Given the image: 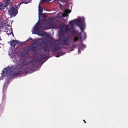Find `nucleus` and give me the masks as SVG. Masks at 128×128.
I'll return each mask as SVG.
<instances>
[{"instance_id":"5701e85b","label":"nucleus","mask_w":128,"mask_h":128,"mask_svg":"<svg viewBox=\"0 0 128 128\" xmlns=\"http://www.w3.org/2000/svg\"><path fill=\"white\" fill-rule=\"evenodd\" d=\"M32 40V38H31L30 37H29L28 38V40L26 41V42H28V41H29V40Z\"/></svg>"},{"instance_id":"412c9836","label":"nucleus","mask_w":128,"mask_h":128,"mask_svg":"<svg viewBox=\"0 0 128 128\" xmlns=\"http://www.w3.org/2000/svg\"><path fill=\"white\" fill-rule=\"evenodd\" d=\"M78 40L79 38L78 36L75 37L74 39V41L75 42L77 41Z\"/></svg>"},{"instance_id":"cd10ccee","label":"nucleus","mask_w":128,"mask_h":128,"mask_svg":"<svg viewBox=\"0 0 128 128\" xmlns=\"http://www.w3.org/2000/svg\"><path fill=\"white\" fill-rule=\"evenodd\" d=\"M39 60V58H38V61H41V59H40Z\"/></svg>"},{"instance_id":"7ed1b4c3","label":"nucleus","mask_w":128,"mask_h":128,"mask_svg":"<svg viewBox=\"0 0 128 128\" xmlns=\"http://www.w3.org/2000/svg\"><path fill=\"white\" fill-rule=\"evenodd\" d=\"M14 68V66L12 65L10 67H8L4 68L2 72V76L4 77L9 76H12V71Z\"/></svg>"},{"instance_id":"f8f14e48","label":"nucleus","mask_w":128,"mask_h":128,"mask_svg":"<svg viewBox=\"0 0 128 128\" xmlns=\"http://www.w3.org/2000/svg\"><path fill=\"white\" fill-rule=\"evenodd\" d=\"M30 50L33 51V52H35L37 51L36 47L35 46L32 45L31 46Z\"/></svg>"},{"instance_id":"2f4dec72","label":"nucleus","mask_w":128,"mask_h":128,"mask_svg":"<svg viewBox=\"0 0 128 128\" xmlns=\"http://www.w3.org/2000/svg\"><path fill=\"white\" fill-rule=\"evenodd\" d=\"M73 50V49H72V51Z\"/></svg>"},{"instance_id":"dca6fc26","label":"nucleus","mask_w":128,"mask_h":128,"mask_svg":"<svg viewBox=\"0 0 128 128\" xmlns=\"http://www.w3.org/2000/svg\"><path fill=\"white\" fill-rule=\"evenodd\" d=\"M46 54L45 53H42L40 55V58H44L46 57Z\"/></svg>"},{"instance_id":"a211bd4d","label":"nucleus","mask_w":128,"mask_h":128,"mask_svg":"<svg viewBox=\"0 0 128 128\" xmlns=\"http://www.w3.org/2000/svg\"><path fill=\"white\" fill-rule=\"evenodd\" d=\"M52 0H41L40 2L42 3L44 2H48L49 1H51Z\"/></svg>"},{"instance_id":"1a4fd4ad","label":"nucleus","mask_w":128,"mask_h":128,"mask_svg":"<svg viewBox=\"0 0 128 128\" xmlns=\"http://www.w3.org/2000/svg\"><path fill=\"white\" fill-rule=\"evenodd\" d=\"M10 42V45L13 48H14L17 42L15 40H13L12 41L11 40Z\"/></svg>"},{"instance_id":"b1692460","label":"nucleus","mask_w":128,"mask_h":128,"mask_svg":"<svg viewBox=\"0 0 128 128\" xmlns=\"http://www.w3.org/2000/svg\"><path fill=\"white\" fill-rule=\"evenodd\" d=\"M37 62L36 60L33 63V64H32V66L33 65H34V66H36V63Z\"/></svg>"},{"instance_id":"0eeeda50","label":"nucleus","mask_w":128,"mask_h":128,"mask_svg":"<svg viewBox=\"0 0 128 128\" xmlns=\"http://www.w3.org/2000/svg\"><path fill=\"white\" fill-rule=\"evenodd\" d=\"M38 22L36 23V26L35 27L34 30L36 32L40 31L41 28V26H40V24H37Z\"/></svg>"},{"instance_id":"aec40b11","label":"nucleus","mask_w":128,"mask_h":128,"mask_svg":"<svg viewBox=\"0 0 128 128\" xmlns=\"http://www.w3.org/2000/svg\"><path fill=\"white\" fill-rule=\"evenodd\" d=\"M4 7L3 4L2 3L0 4V11L1 12V10H2Z\"/></svg>"},{"instance_id":"2eb2a0df","label":"nucleus","mask_w":128,"mask_h":128,"mask_svg":"<svg viewBox=\"0 0 128 128\" xmlns=\"http://www.w3.org/2000/svg\"><path fill=\"white\" fill-rule=\"evenodd\" d=\"M10 2V0H6L5 2V6L4 7H6L7 6L9 5Z\"/></svg>"},{"instance_id":"423d86ee","label":"nucleus","mask_w":128,"mask_h":128,"mask_svg":"<svg viewBox=\"0 0 128 128\" xmlns=\"http://www.w3.org/2000/svg\"><path fill=\"white\" fill-rule=\"evenodd\" d=\"M30 50L26 49L24 50L22 52V54L24 58L26 57L28 55V53L30 52Z\"/></svg>"},{"instance_id":"4468645a","label":"nucleus","mask_w":128,"mask_h":128,"mask_svg":"<svg viewBox=\"0 0 128 128\" xmlns=\"http://www.w3.org/2000/svg\"><path fill=\"white\" fill-rule=\"evenodd\" d=\"M78 26L80 28L82 32H83L84 30L83 25L82 24H78Z\"/></svg>"},{"instance_id":"7c9ffc66","label":"nucleus","mask_w":128,"mask_h":128,"mask_svg":"<svg viewBox=\"0 0 128 128\" xmlns=\"http://www.w3.org/2000/svg\"><path fill=\"white\" fill-rule=\"evenodd\" d=\"M81 48L80 47L79 48V49H80Z\"/></svg>"},{"instance_id":"6e6552de","label":"nucleus","mask_w":128,"mask_h":128,"mask_svg":"<svg viewBox=\"0 0 128 128\" xmlns=\"http://www.w3.org/2000/svg\"><path fill=\"white\" fill-rule=\"evenodd\" d=\"M71 11L69 9L66 10L62 14L63 16L66 17L68 15V14L70 13Z\"/></svg>"},{"instance_id":"bb28decb","label":"nucleus","mask_w":128,"mask_h":128,"mask_svg":"<svg viewBox=\"0 0 128 128\" xmlns=\"http://www.w3.org/2000/svg\"><path fill=\"white\" fill-rule=\"evenodd\" d=\"M58 0H54V1L56 2H57V1H58Z\"/></svg>"},{"instance_id":"4be33fe9","label":"nucleus","mask_w":128,"mask_h":128,"mask_svg":"<svg viewBox=\"0 0 128 128\" xmlns=\"http://www.w3.org/2000/svg\"><path fill=\"white\" fill-rule=\"evenodd\" d=\"M73 20L70 21L69 22V24L72 26H74L73 25Z\"/></svg>"},{"instance_id":"ddd939ff","label":"nucleus","mask_w":128,"mask_h":128,"mask_svg":"<svg viewBox=\"0 0 128 128\" xmlns=\"http://www.w3.org/2000/svg\"><path fill=\"white\" fill-rule=\"evenodd\" d=\"M77 21V22H76V24L78 25V24H81V22H83L84 21V20L81 18H80L76 20Z\"/></svg>"},{"instance_id":"f257e3e1","label":"nucleus","mask_w":128,"mask_h":128,"mask_svg":"<svg viewBox=\"0 0 128 128\" xmlns=\"http://www.w3.org/2000/svg\"><path fill=\"white\" fill-rule=\"evenodd\" d=\"M59 38L58 44L62 46V47H59L58 45L55 44L54 46L51 45L52 48L54 52L58 51L62 48H65L63 47L64 46H68L69 44L68 42L69 38L68 36H65V31L64 30V28L62 27L60 29V31L59 32Z\"/></svg>"},{"instance_id":"c85d7f7f","label":"nucleus","mask_w":128,"mask_h":128,"mask_svg":"<svg viewBox=\"0 0 128 128\" xmlns=\"http://www.w3.org/2000/svg\"><path fill=\"white\" fill-rule=\"evenodd\" d=\"M78 52L79 53H81V51H80V50H78Z\"/></svg>"},{"instance_id":"a878e982","label":"nucleus","mask_w":128,"mask_h":128,"mask_svg":"<svg viewBox=\"0 0 128 128\" xmlns=\"http://www.w3.org/2000/svg\"><path fill=\"white\" fill-rule=\"evenodd\" d=\"M72 48H74L76 47V46L74 45H72Z\"/></svg>"},{"instance_id":"c756f323","label":"nucleus","mask_w":128,"mask_h":128,"mask_svg":"<svg viewBox=\"0 0 128 128\" xmlns=\"http://www.w3.org/2000/svg\"><path fill=\"white\" fill-rule=\"evenodd\" d=\"M84 123H86V122L85 121V120H84Z\"/></svg>"},{"instance_id":"6ab92c4d","label":"nucleus","mask_w":128,"mask_h":128,"mask_svg":"<svg viewBox=\"0 0 128 128\" xmlns=\"http://www.w3.org/2000/svg\"><path fill=\"white\" fill-rule=\"evenodd\" d=\"M66 28L65 29V31L66 32L70 31V29L68 27V25H66Z\"/></svg>"},{"instance_id":"9b49d317","label":"nucleus","mask_w":128,"mask_h":128,"mask_svg":"<svg viewBox=\"0 0 128 128\" xmlns=\"http://www.w3.org/2000/svg\"><path fill=\"white\" fill-rule=\"evenodd\" d=\"M51 23H49L48 21L47 20H45L44 22L42 23L43 25L44 26H46V27L49 26V25Z\"/></svg>"},{"instance_id":"39448f33","label":"nucleus","mask_w":128,"mask_h":128,"mask_svg":"<svg viewBox=\"0 0 128 128\" xmlns=\"http://www.w3.org/2000/svg\"><path fill=\"white\" fill-rule=\"evenodd\" d=\"M10 10L13 15L15 16L17 14L18 11L17 10L15 9L14 6H12L10 8Z\"/></svg>"},{"instance_id":"f03ea898","label":"nucleus","mask_w":128,"mask_h":128,"mask_svg":"<svg viewBox=\"0 0 128 128\" xmlns=\"http://www.w3.org/2000/svg\"><path fill=\"white\" fill-rule=\"evenodd\" d=\"M37 43L38 45L41 46V48L43 50L44 52H46L48 51V53L50 50L48 49V48L49 47L48 45L45 41H43L42 40H38Z\"/></svg>"},{"instance_id":"9d476101","label":"nucleus","mask_w":128,"mask_h":128,"mask_svg":"<svg viewBox=\"0 0 128 128\" xmlns=\"http://www.w3.org/2000/svg\"><path fill=\"white\" fill-rule=\"evenodd\" d=\"M71 29H72L71 32L72 34V35H74L76 34V30L74 28V26H72L71 27Z\"/></svg>"},{"instance_id":"20e7f679","label":"nucleus","mask_w":128,"mask_h":128,"mask_svg":"<svg viewBox=\"0 0 128 128\" xmlns=\"http://www.w3.org/2000/svg\"><path fill=\"white\" fill-rule=\"evenodd\" d=\"M28 64L27 61L24 60H22L20 63L19 66L20 67H22L24 66H26Z\"/></svg>"},{"instance_id":"393cba45","label":"nucleus","mask_w":128,"mask_h":128,"mask_svg":"<svg viewBox=\"0 0 128 128\" xmlns=\"http://www.w3.org/2000/svg\"><path fill=\"white\" fill-rule=\"evenodd\" d=\"M20 4H19V5H18L17 6H15V8H17L18 7V6H20Z\"/></svg>"},{"instance_id":"473e14b6","label":"nucleus","mask_w":128,"mask_h":128,"mask_svg":"<svg viewBox=\"0 0 128 128\" xmlns=\"http://www.w3.org/2000/svg\"><path fill=\"white\" fill-rule=\"evenodd\" d=\"M0 12H1L0 11Z\"/></svg>"},{"instance_id":"f3484780","label":"nucleus","mask_w":128,"mask_h":128,"mask_svg":"<svg viewBox=\"0 0 128 128\" xmlns=\"http://www.w3.org/2000/svg\"><path fill=\"white\" fill-rule=\"evenodd\" d=\"M40 3L38 6V11L39 12H42L43 11L42 9L41 8V7L40 6Z\"/></svg>"}]
</instances>
